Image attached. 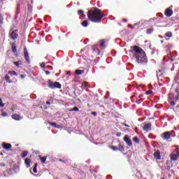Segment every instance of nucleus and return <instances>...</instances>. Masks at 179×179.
I'll return each instance as SVG.
<instances>
[{
  "label": "nucleus",
  "instance_id": "6e6552de",
  "mask_svg": "<svg viewBox=\"0 0 179 179\" xmlns=\"http://www.w3.org/2000/svg\"><path fill=\"white\" fill-rule=\"evenodd\" d=\"M143 130L145 131L146 132H149V131L152 130V124L148 123L145 124L143 127Z\"/></svg>",
  "mask_w": 179,
  "mask_h": 179
},
{
  "label": "nucleus",
  "instance_id": "412c9836",
  "mask_svg": "<svg viewBox=\"0 0 179 179\" xmlns=\"http://www.w3.org/2000/svg\"><path fill=\"white\" fill-rule=\"evenodd\" d=\"M85 71L83 70H76V75H82Z\"/></svg>",
  "mask_w": 179,
  "mask_h": 179
},
{
  "label": "nucleus",
  "instance_id": "f8f14e48",
  "mask_svg": "<svg viewBox=\"0 0 179 179\" xmlns=\"http://www.w3.org/2000/svg\"><path fill=\"white\" fill-rule=\"evenodd\" d=\"M154 157L157 160H160V159H162V157L160 156V151L157 150V152H155L154 153Z\"/></svg>",
  "mask_w": 179,
  "mask_h": 179
},
{
  "label": "nucleus",
  "instance_id": "bf43d9fd",
  "mask_svg": "<svg viewBox=\"0 0 179 179\" xmlns=\"http://www.w3.org/2000/svg\"><path fill=\"white\" fill-rule=\"evenodd\" d=\"M162 179H164V178H162Z\"/></svg>",
  "mask_w": 179,
  "mask_h": 179
},
{
  "label": "nucleus",
  "instance_id": "7ed1b4c3",
  "mask_svg": "<svg viewBox=\"0 0 179 179\" xmlns=\"http://www.w3.org/2000/svg\"><path fill=\"white\" fill-rule=\"evenodd\" d=\"M171 160L172 162H176L179 159V148H176V150L170 155Z\"/></svg>",
  "mask_w": 179,
  "mask_h": 179
},
{
  "label": "nucleus",
  "instance_id": "13d9d810",
  "mask_svg": "<svg viewBox=\"0 0 179 179\" xmlns=\"http://www.w3.org/2000/svg\"><path fill=\"white\" fill-rule=\"evenodd\" d=\"M2 101V99L0 98V101Z\"/></svg>",
  "mask_w": 179,
  "mask_h": 179
},
{
  "label": "nucleus",
  "instance_id": "f704fd0d",
  "mask_svg": "<svg viewBox=\"0 0 179 179\" xmlns=\"http://www.w3.org/2000/svg\"><path fill=\"white\" fill-rule=\"evenodd\" d=\"M1 116L2 117H8V113H6V112H2Z\"/></svg>",
  "mask_w": 179,
  "mask_h": 179
},
{
  "label": "nucleus",
  "instance_id": "c9c22d12",
  "mask_svg": "<svg viewBox=\"0 0 179 179\" xmlns=\"http://www.w3.org/2000/svg\"><path fill=\"white\" fill-rule=\"evenodd\" d=\"M55 128H57V129H61V128H62V126L56 124Z\"/></svg>",
  "mask_w": 179,
  "mask_h": 179
},
{
  "label": "nucleus",
  "instance_id": "9b49d317",
  "mask_svg": "<svg viewBox=\"0 0 179 179\" xmlns=\"http://www.w3.org/2000/svg\"><path fill=\"white\" fill-rule=\"evenodd\" d=\"M165 15L168 17H170L173 15V10L170 8H166L165 10Z\"/></svg>",
  "mask_w": 179,
  "mask_h": 179
},
{
  "label": "nucleus",
  "instance_id": "72a5a7b5",
  "mask_svg": "<svg viewBox=\"0 0 179 179\" xmlns=\"http://www.w3.org/2000/svg\"><path fill=\"white\" fill-rule=\"evenodd\" d=\"M153 93V91L152 90H148L145 92V94L149 95V94H152Z\"/></svg>",
  "mask_w": 179,
  "mask_h": 179
},
{
  "label": "nucleus",
  "instance_id": "603ef678",
  "mask_svg": "<svg viewBox=\"0 0 179 179\" xmlns=\"http://www.w3.org/2000/svg\"><path fill=\"white\" fill-rule=\"evenodd\" d=\"M174 129L175 131H177V129H178V126L177 127H174Z\"/></svg>",
  "mask_w": 179,
  "mask_h": 179
},
{
  "label": "nucleus",
  "instance_id": "3c124183",
  "mask_svg": "<svg viewBox=\"0 0 179 179\" xmlns=\"http://www.w3.org/2000/svg\"><path fill=\"white\" fill-rule=\"evenodd\" d=\"M67 75H69V76H71V71H67Z\"/></svg>",
  "mask_w": 179,
  "mask_h": 179
},
{
  "label": "nucleus",
  "instance_id": "49530a36",
  "mask_svg": "<svg viewBox=\"0 0 179 179\" xmlns=\"http://www.w3.org/2000/svg\"><path fill=\"white\" fill-rule=\"evenodd\" d=\"M5 79H6V80L7 82H8V80H9V77H8V75L6 76Z\"/></svg>",
  "mask_w": 179,
  "mask_h": 179
},
{
  "label": "nucleus",
  "instance_id": "a878e982",
  "mask_svg": "<svg viewBox=\"0 0 179 179\" xmlns=\"http://www.w3.org/2000/svg\"><path fill=\"white\" fill-rule=\"evenodd\" d=\"M13 64H14V65H15L16 66H19L22 64V62H20V61L14 62Z\"/></svg>",
  "mask_w": 179,
  "mask_h": 179
},
{
  "label": "nucleus",
  "instance_id": "9d476101",
  "mask_svg": "<svg viewBox=\"0 0 179 179\" xmlns=\"http://www.w3.org/2000/svg\"><path fill=\"white\" fill-rule=\"evenodd\" d=\"M17 31H13L11 34H10V38H12L13 40H15V39H16V38H17Z\"/></svg>",
  "mask_w": 179,
  "mask_h": 179
},
{
  "label": "nucleus",
  "instance_id": "4be33fe9",
  "mask_svg": "<svg viewBox=\"0 0 179 179\" xmlns=\"http://www.w3.org/2000/svg\"><path fill=\"white\" fill-rule=\"evenodd\" d=\"M29 154V152H27V151H24L22 153V158H24V157H26V156H27V155Z\"/></svg>",
  "mask_w": 179,
  "mask_h": 179
},
{
  "label": "nucleus",
  "instance_id": "cd10ccee",
  "mask_svg": "<svg viewBox=\"0 0 179 179\" xmlns=\"http://www.w3.org/2000/svg\"><path fill=\"white\" fill-rule=\"evenodd\" d=\"M34 173H37V164H35L34 167L33 168Z\"/></svg>",
  "mask_w": 179,
  "mask_h": 179
},
{
  "label": "nucleus",
  "instance_id": "1a4fd4ad",
  "mask_svg": "<svg viewBox=\"0 0 179 179\" xmlns=\"http://www.w3.org/2000/svg\"><path fill=\"white\" fill-rule=\"evenodd\" d=\"M170 138H171V132L166 131L164 133V139H166L167 141L170 139Z\"/></svg>",
  "mask_w": 179,
  "mask_h": 179
},
{
  "label": "nucleus",
  "instance_id": "8fccbe9b",
  "mask_svg": "<svg viewBox=\"0 0 179 179\" xmlns=\"http://www.w3.org/2000/svg\"><path fill=\"white\" fill-rule=\"evenodd\" d=\"M21 78H22V79H24V78H26V76H24V75H21Z\"/></svg>",
  "mask_w": 179,
  "mask_h": 179
},
{
  "label": "nucleus",
  "instance_id": "393cba45",
  "mask_svg": "<svg viewBox=\"0 0 179 179\" xmlns=\"http://www.w3.org/2000/svg\"><path fill=\"white\" fill-rule=\"evenodd\" d=\"M133 141L134 142H135L136 143H139V138H138V137L135 136L133 138Z\"/></svg>",
  "mask_w": 179,
  "mask_h": 179
},
{
  "label": "nucleus",
  "instance_id": "a211bd4d",
  "mask_svg": "<svg viewBox=\"0 0 179 179\" xmlns=\"http://www.w3.org/2000/svg\"><path fill=\"white\" fill-rule=\"evenodd\" d=\"M153 30H155L153 28L148 29L146 31L147 34H152V33H153Z\"/></svg>",
  "mask_w": 179,
  "mask_h": 179
},
{
  "label": "nucleus",
  "instance_id": "423d86ee",
  "mask_svg": "<svg viewBox=\"0 0 179 179\" xmlns=\"http://www.w3.org/2000/svg\"><path fill=\"white\" fill-rule=\"evenodd\" d=\"M123 141L128 145V146H132V141H131V138H129V136L125 135Z\"/></svg>",
  "mask_w": 179,
  "mask_h": 179
},
{
  "label": "nucleus",
  "instance_id": "aec40b11",
  "mask_svg": "<svg viewBox=\"0 0 179 179\" xmlns=\"http://www.w3.org/2000/svg\"><path fill=\"white\" fill-rule=\"evenodd\" d=\"M55 88L61 89V84L58 82L55 83Z\"/></svg>",
  "mask_w": 179,
  "mask_h": 179
},
{
  "label": "nucleus",
  "instance_id": "dca6fc26",
  "mask_svg": "<svg viewBox=\"0 0 179 179\" xmlns=\"http://www.w3.org/2000/svg\"><path fill=\"white\" fill-rule=\"evenodd\" d=\"M166 37H169V38H170V37H173V33L171 31H168L165 34Z\"/></svg>",
  "mask_w": 179,
  "mask_h": 179
},
{
  "label": "nucleus",
  "instance_id": "09e8293b",
  "mask_svg": "<svg viewBox=\"0 0 179 179\" xmlns=\"http://www.w3.org/2000/svg\"><path fill=\"white\" fill-rule=\"evenodd\" d=\"M50 72L49 71H45V74H46V75H50Z\"/></svg>",
  "mask_w": 179,
  "mask_h": 179
},
{
  "label": "nucleus",
  "instance_id": "5701e85b",
  "mask_svg": "<svg viewBox=\"0 0 179 179\" xmlns=\"http://www.w3.org/2000/svg\"><path fill=\"white\" fill-rule=\"evenodd\" d=\"M99 45L100 47H104V44H106V41H104L103 40H101L99 41Z\"/></svg>",
  "mask_w": 179,
  "mask_h": 179
},
{
  "label": "nucleus",
  "instance_id": "7c9ffc66",
  "mask_svg": "<svg viewBox=\"0 0 179 179\" xmlns=\"http://www.w3.org/2000/svg\"><path fill=\"white\" fill-rule=\"evenodd\" d=\"M110 149H112V150H114L115 152H117V150H118V148L114 145L110 146Z\"/></svg>",
  "mask_w": 179,
  "mask_h": 179
},
{
  "label": "nucleus",
  "instance_id": "4468645a",
  "mask_svg": "<svg viewBox=\"0 0 179 179\" xmlns=\"http://www.w3.org/2000/svg\"><path fill=\"white\" fill-rule=\"evenodd\" d=\"M31 160H30V159H29V158H27L26 159H25V161H24V163H25V164H27V169H29V167H30V163H31Z\"/></svg>",
  "mask_w": 179,
  "mask_h": 179
},
{
  "label": "nucleus",
  "instance_id": "473e14b6",
  "mask_svg": "<svg viewBox=\"0 0 179 179\" xmlns=\"http://www.w3.org/2000/svg\"><path fill=\"white\" fill-rule=\"evenodd\" d=\"M55 83H50L49 85L50 87H51V89H55Z\"/></svg>",
  "mask_w": 179,
  "mask_h": 179
},
{
  "label": "nucleus",
  "instance_id": "c03bdc74",
  "mask_svg": "<svg viewBox=\"0 0 179 179\" xmlns=\"http://www.w3.org/2000/svg\"><path fill=\"white\" fill-rule=\"evenodd\" d=\"M78 15H82V13H83V10H80L78 11Z\"/></svg>",
  "mask_w": 179,
  "mask_h": 179
},
{
  "label": "nucleus",
  "instance_id": "37998d69",
  "mask_svg": "<svg viewBox=\"0 0 179 179\" xmlns=\"http://www.w3.org/2000/svg\"><path fill=\"white\" fill-rule=\"evenodd\" d=\"M122 125H123L124 127H127V128H129V125H128L125 123H122Z\"/></svg>",
  "mask_w": 179,
  "mask_h": 179
},
{
  "label": "nucleus",
  "instance_id": "79ce46f5",
  "mask_svg": "<svg viewBox=\"0 0 179 179\" xmlns=\"http://www.w3.org/2000/svg\"><path fill=\"white\" fill-rule=\"evenodd\" d=\"M91 114L92 115H94V117H96V115H97V113L96 112H92Z\"/></svg>",
  "mask_w": 179,
  "mask_h": 179
},
{
  "label": "nucleus",
  "instance_id": "ea45409f",
  "mask_svg": "<svg viewBox=\"0 0 179 179\" xmlns=\"http://www.w3.org/2000/svg\"><path fill=\"white\" fill-rule=\"evenodd\" d=\"M41 68H45V63L43 62V63L41 64Z\"/></svg>",
  "mask_w": 179,
  "mask_h": 179
},
{
  "label": "nucleus",
  "instance_id": "20e7f679",
  "mask_svg": "<svg viewBox=\"0 0 179 179\" xmlns=\"http://www.w3.org/2000/svg\"><path fill=\"white\" fill-rule=\"evenodd\" d=\"M24 57L27 64H30V56L29 55V52L27 51V48H24Z\"/></svg>",
  "mask_w": 179,
  "mask_h": 179
},
{
  "label": "nucleus",
  "instance_id": "864d4df0",
  "mask_svg": "<svg viewBox=\"0 0 179 179\" xmlns=\"http://www.w3.org/2000/svg\"><path fill=\"white\" fill-rule=\"evenodd\" d=\"M46 104H48V106H50V101H47V102H46Z\"/></svg>",
  "mask_w": 179,
  "mask_h": 179
},
{
  "label": "nucleus",
  "instance_id": "4c0bfd02",
  "mask_svg": "<svg viewBox=\"0 0 179 179\" xmlns=\"http://www.w3.org/2000/svg\"><path fill=\"white\" fill-rule=\"evenodd\" d=\"M81 87H87V84L83 83L82 84Z\"/></svg>",
  "mask_w": 179,
  "mask_h": 179
},
{
  "label": "nucleus",
  "instance_id": "0eeeda50",
  "mask_svg": "<svg viewBox=\"0 0 179 179\" xmlns=\"http://www.w3.org/2000/svg\"><path fill=\"white\" fill-rule=\"evenodd\" d=\"M2 148L5 149L6 150H9L12 148V145L10 143H3L1 144Z\"/></svg>",
  "mask_w": 179,
  "mask_h": 179
},
{
  "label": "nucleus",
  "instance_id": "c85d7f7f",
  "mask_svg": "<svg viewBox=\"0 0 179 179\" xmlns=\"http://www.w3.org/2000/svg\"><path fill=\"white\" fill-rule=\"evenodd\" d=\"M0 24H3V17L0 14Z\"/></svg>",
  "mask_w": 179,
  "mask_h": 179
},
{
  "label": "nucleus",
  "instance_id": "a19ab883",
  "mask_svg": "<svg viewBox=\"0 0 179 179\" xmlns=\"http://www.w3.org/2000/svg\"><path fill=\"white\" fill-rule=\"evenodd\" d=\"M139 24H141V21H139V22H137V23H135L134 25V27H136V26H139Z\"/></svg>",
  "mask_w": 179,
  "mask_h": 179
},
{
  "label": "nucleus",
  "instance_id": "e433bc0d",
  "mask_svg": "<svg viewBox=\"0 0 179 179\" xmlns=\"http://www.w3.org/2000/svg\"><path fill=\"white\" fill-rule=\"evenodd\" d=\"M0 107H5V103H2V100L1 101H0Z\"/></svg>",
  "mask_w": 179,
  "mask_h": 179
},
{
  "label": "nucleus",
  "instance_id": "2eb2a0df",
  "mask_svg": "<svg viewBox=\"0 0 179 179\" xmlns=\"http://www.w3.org/2000/svg\"><path fill=\"white\" fill-rule=\"evenodd\" d=\"M12 51H13V52H17V49H16V45L15 43L12 44Z\"/></svg>",
  "mask_w": 179,
  "mask_h": 179
},
{
  "label": "nucleus",
  "instance_id": "b1692460",
  "mask_svg": "<svg viewBox=\"0 0 179 179\" xmlns=\"http://www.w3.org/2000/svg\"><path fill=\"white\" fill-rule=\"evenodd\" d=\"M46 160H47V157H41V162L43 164H44V163H45Z\"/></svg>",
  "mask_w": 179,
  "mask_h": 179
},
{
  "label": "nucleus",
  "instance_id": "58836bf2",
  "mask_svg": "<svg viewBox=\"0 0 179 179\" xmlns=\"http://www.w3.org/2000/svg\"><path fill=\"white\" fill-rule=\"evenodd\" d=\"M128 27H129L130 29H135V25H131V24H129L128 25Z\"/></svg>",
  "mask_w": 179,
  "mask_h": 179
},
{
  "label": "nucleus",
  "instance_id": "f03ea898",
  "mask_svg": "<svg viewBox=\"0 0 179 179\" xmlns=\"http://www.w3.org/2000/svg\"><path fill=\"white\" fill-rule=\"evenodd\" d=\"M88 18L94 23H101V20L104 17L101 14V10L97 8H94L87 12Z\"/></svg>",
  "mask_w": 179,
  "mask_h": 179
},
{
  "label": "nucleus",
  "instance_id": "2f4dec72",
  "mask_svg": "<svg viewBox=\"0 0 179 179\" xmlns=\"http://www.w3.org/2000/svg\"><path fill=\"white\" fill-rule=\"evenodd\" d=\"M70 111H79V108L74 107L73 108L71 109Z\"/></svg>",
  "mask_w": 179,
  "mask_h": 179
},
{
  "label": "nucleus",
  "instance_id": "6e6d98bb",
  "mask_svg": "<svg viewBox=\"0 0 179 179\" xmlns=\"http://www.w3.org/2000/svg\"><path fill=\"white\" fill-rule=\"evenodd\" d=\"M124 22H128V20H127V19H124Z\"/></svg>",
  "mask_w": 179,
  "mask_h": 179
},
{
  "label": "nucleus",
  "instance_id": "ddd939ff",
  "mask_svg": "<svg viewBox=\"0 0 179 179\" xmlns=\"http://www.w3.org/2000/svg\"><path fill=\"white\" fill-rule=\"evenodd\" d=\"M13 120H15V121H20V116L17 114H13L12 115Z\"/></svg>",
  "mask_w": 179,
  "mask_h": 179
},
{
  "label": "nucleus",
  "instance_id": "5fc2aeb1",
  "mask_svg": "<svg viewBox=\"0 0 179 179\" xmlns=\"http://www.w3.org/2000/svg\"><path fill=\"white\" fill-rule=\"evenodd\" d=\"M83 51H85L83 49H82L81 50H80V54H82V52H83Z\"/></svg>",
  "mask_w": 179,
  "mask_h": 179
},
{
  "label": "nucleus",
  "instance_id": "bb28decb",
  "mask_svg": "<svg viewBox=\"0 0 179 179\" xmlns=\"http://www.w3.org/2000/svg\"><path fill=\"white\" fill-rule=\"evenodd\" d=\"M119 150H120V152H124V150H125V148L123 147V145H120Z\"/></svg>",
  "mask_w": 179,
  "mask_h": 179
},
{
  "label": "nucleus",
  "instance_id": "39448f33",
  "mask_svg": "<svg viewBox=\"0 0 179 179\" xmlns=\"http://www.w3.org/2000/svg\"><path fill=\"white\" fill-rule=\"evenodd\" d=\"M174 94H169L168 102L171 104V107H174L176 106V102H174Z\"/></svg>",
  "mask_w": 179,
  "mask_h": 179
},
{
  "label": "nucleus",
  "instance_id": "4d7b16f0",
  "mask_svg": "<svg viewBox=\"0 0 179 179\" xmlns=\"http://www.w3.org/2000/svg\"><path fill=\"white\" fill-rule=\"evenodd\" d=\"M161 43H164V41L162 40V41H161Z\"/></svg>",
  "mask_w": 179,
  "mask_h": 179
},
{
  "label": "nucleus",
  "instance_id": "f3484780",
  "mask_svg": "<svg viewBox=\"0 0 179 179\" xmlns=\"http://www.w3.org/2000/svg\"><path fill=\"white\" fill-rule=\"evenodd\" d=\"M82 26H83V27H87V26H89V22H87V20H85L84 22H83Z\"/></svg>",
  "mask_w": 179,
  "mask_h": 179
},
{
  "label": "nucleus",
  "instance_id": "de8ad7c7",
  "mask_svg": "<svg viewBox=\"0 0 179 179\" xmlns=\"http://www.w3.org/2000/svg\"><path fill=\"white\" fill-rule=\"evenodd\" d=\"M116 136H118V137L121 136V133L119 132V133L116 134Z\"/></svg>",
  "mask_w": 179,
  "mask_h": 179
},
{
  "label": "nucleus",
  "instance_id": "a18cd8bd",
  "mask_svg": "<svg viewBox=\"0 0 179 179\" xmlns=\"http://www.w3.org/2000/svg\"><path fill=\"white\" fill-rule=\"evenodd\" d=\"M176 100V101H178V100H179V96H176L175 98H174V96H173V100Z\"/></svg>",
  "mask_w": 179,
  "mask_h": 179
},
{
  "label": "nucleus",
  "instance_id": "6ab92c4d",
  "mask_svg": "<svg viewBox=\"0 0 179 179\" xmlns=\"http://www.w3.org/2000/svg\"><path fill=\"white\" fill-rule=\"evenodd\" d=\"M9 75H11L12 76H16L17 73H16V71H8Z\"/></svg>",
  "mask_w": 179,
  "mask_h": 179
},
{
  "label": "nucleus",
  "instance_id": "f257e3e1",
  "mask_svg": "<svg viewBox=\"0 0 179 179\" xmlns=\"http://www.w3.org/2000/svg\"><path fill=\"white\" fill-rule=\"evenodd\" d=\"M131 48L135 52V53H134V56L138 64H146L148 62L146 53H145L143 48H141L138 46H131Z\"/></svg>",
  "mask_w": 179,
  "mask_h": 179
},
{
  "label": "nucleus",
  "instance_id": "c756f323",
  "mask_svg": "<svg viewBox=\"0 0 179 179\" xmlns=\"http://www.w3.org/2000/svg\"><path fill=\"white\" fill-rule=\"evenodd\" d=\"M49 125H51V127H53V128H55L57 123L55 122H48Z\"/></svg>",
  "mask_w": 179,
  "mask_h": 179
}]
</instances>
